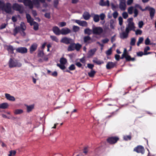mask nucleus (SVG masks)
<instances>
[{
    "label": "nucleus",
    "mask_w": 156,
    "mask_h": 156,
    "mask_svg": "<svg viewBox=\"0 0 156 156\" xmlns=\"http://www.w3.org/2000/svg\"><path fill=\"white\" fill-rule=\"evenodd\" d=\"M144 147L140 145L135 147L133 150V151H136L138 153H141L142 154L144 153Z\"/></svg>",
    "instance_id": "nucleus-7"
},
{
    "label": "nucleus",
    "mask_w": 156,
    "mask_h": 156,
    "mask_svg": "<svg viewBox=\"0 0 156 156\" xmlns=\"http://www.w3.org/2000/svg\"><path fill=\"white\" fill-rule=\"evenodd\" d=\"M83 16L84 19L86 20H88L90 19V15L88 12H85L83 15Z\"/></svg>",
    "instance_id": "nucleus-18"
},
{
    "label": "nucleus",
    "mask_w": 156,
    "mask_h": 156,
    "mask_svg": "<svg viewBox=\"0 0 156 156\" xmlns=\"http://www.w3.org/2000/svg\"><path fill=\"white\" fill-rule=\"evenodd\" d=\"M93 62L94 63H96L98 65H101V64L103 63V61H101L100 60H98L97 58H95L93 60Z\"/></svg>",
    "instance_id": "nucleus-34"
},
{
    "label": "nucleus",
    "mask_w": 156,
    "mask_h": 156,
    "mask_svg": "<svg viewBox=\"0 0 156 156\" xmlns=\"http://www.w3.org/2000/svg\"><path fill=\"white\" fill-rule=\"evenodd\" d=\"M58 4V0H54L53 2V5L54 7L56 8H57Z\"/></svg>",
    "instance_id": "nucleus-46"
},
{
    "label": "nucleus",
    "mask_w": 156,
    "mask_h": 156,
    "mask_svg": "<svg viewBox=\"0 0 156 156\" xmlns=\"http://www.w3.org/2000/svg\"><path fill=\"white\" fill-rule=\"evenodd\" d=\"M135 34L136 35H141L142 33V31L140 30L137 29L135 30Z\"/></svg>",
    "instance_id": "nucleus-49"
},
{
    "label": "nucleus",
    "mask_w": 156,
    "mask_h": 156,
    "mask_svg": "<svg viewBox=\"0 0 156 156\" xmlns=\"http://www.w3.org/2000/svg\"><path fill=\"white\" fill-rule=\"evenodd\" d=\"M112 9L113 10H115L118 7V5H115L113 3H112L111 4Z\"/></svg>",
    "instance_id": "nucleus-50"
},
{
    "label": "nucleus",
    "mask_w": 156,
    "mask_h": 156,
    "mask_svg": "<svg viewBox=\"0 0 156 156\" xmlns=\"http://www.w3.org/2000/svg\"><path fill=\"white\" fill-rule=\"evenodd\" d=\"M34 25V29L35 31H37L39 29V24L35 21L33 22Z\"/></svg>",
    "instance_id": "nucleus-30"
},
{
    "label": "nucleus",
    "mask_w": 156,
    "mask_h": 156,
    "mask_svg": "<svg viewBox=\"0 0 156 156\" xmlns=\"http://www.w3.org/2000/svg\"><path fill=\"white\" fill-rule=\"evenodd\" d=\"M7 50L11 53L13 54L14 53L13 51L15 49L13 46L11 45H7Z\"/></svg>",
    "instance_id": "nucleus-25"
},
{
    "label": "nucleus",
    "mask_w": 156,
    "mask_h": 156,
    "mask_svg": "<svg viewBox=\"0 0 156 156\" xmlns=\"http://www.w3.org/2000/svg\"><path fill=\"white\" fill-rule=\"evenodd\" d=\"M5 95L6 99L9 101H13L15 100V99L13 96L10 95L9 94L6 93Z\"/></svg>",
    "instance_id": "nucleus-20"
},
{
    "label": "nucleus",
    "mask_w": 156,
    "mask_h": 156,
    "mask_svg": "<svg viewBox=\"0 0 156 156\" xmlns=\"http://www.w3.org/2000/svg\"><path fill=\"white\" fill-rule=\"evenodd\" d=\"M112 48H110L106 51V54L107 55H109L111 54L112 53Z\"/></svg>",
    "instance_id": "nucleus-51"
},
{
    "label": "nucleus",
    "mask_w": 156,
    "mask_h": 156,
    "mask_svg": "<svg viewBox=\"0 0 156 156\" xmlns=\"http://www.w3.org/2000/svg\"><path fill=\"white\" fill-rule=\"evenodd\" d=\"M144 40V38L143 37H140L137 43V45L139 46L140 44H141Z\"/></svg>",
    "instance_id": "nucleus-43"
},
{
    "label": "nucleus",
    "mask_w": 156,
    "mask_h": 156,
    "mask_svg": "<svg viewBox=\"0 0 156 156\" xmlns=\"http://www.w3.org/2000/svg\"><path fill=\"white\" fill-rule=\"evenodd\" d=\"M118 99H113L111 98H106L104 99V100L103 101H117Z\"/></svg>",
    "instance_id": "nucleus-56"
},
{
    "label": "nucleus",
    "mask_w": 156,
    "mask_h": 156,
    "mask_svg": "<svg viewBox=\"0 0 156 156\" xmlns=\"http://www.w3.org/2000/svg\"><path fill=\"white\" fill-rule=\"evenodd\" d=\"M8 63L10 68L15 67H20L22 66V64L20 62L12 58H10Z\"/></svg>",
    "instance_id": "nucleus-2"
},
{
    "label": "nucleus",
    "mask_w": 156,
    "mask_h": 156,
    "mask_svg": "<svg viewBox=\"0 0 156 156\" xmlns=\"http://www.w3.org/2000/svg\"><path fill=\"white\" fill-rule=\"evenodd\" d=\"M125 58L126 59V61H130V59H131V56L130 55H126V56L125 57Z\"/></svg>",
    "instance_id": "nucleus-63"
},
{
    "label": "nucleus",
    "mask_w": 156,
    "mask_h": 156,
    "mask_svg": "<svg viewBox=\"0 0 156 156\" xmlns=\"http://www.w3.org/2000/svg\"><path fill=\"white\" fill-rule=\"evenodd\" d=\"M119 138L117 136L111 137L107 139V142L111 144L115 143L119 140Z\"/></svg>",
    "instance_id": "nucleus-5"
},
{
    "label": "nucleus",
    "mask_w": 156,
    "mask_h": 156,
    "mask_svg": "<svg viewBox=\"0 0 156 156\" xmlns=\"http://www.w3.org/2000/svg\"><path fill=\"white\" fill-rule=\"evenodd\" d=\"M128 34L126 32H123L120 34V37L121 39H124L126 38L128 36Z\"/></svg>",
    "instance_id": "nucleus-23"
},
{
    "label": "nucleus",
    "mask_w": 156,
    "mask_h": 156,
    "mask_svg": "<svg viewBox=\"0 0 156 156\" xmlns=\"http://www.w3.org/2000/svg\"><path fill=\"white\" fill-rule=\"evenodd\" d=\"M150 41L149 39L147 37L145 40V44L146 45H149L150 44Z\"/></svg>",
    "instance_id": "nucleus-55"
},
{
    "label": "nucleus",
    "mask_w": 156,
    "mask_h": 156,
    "mask_svg": "<svg viewBox=\"0 0 156 156\" xmlns=\"http://www.w3.org/2000/svg\"><path fill=\"white\" fill-rule=\"evenodd\" d=\"M112 15L113 17L115 19L118 16V13L117 11H115V12L113 13Z\"/></svg>",
    "instance_id": "nucleus-60"
},
{
    "label": "nucleus",
    "mask_w": 156,
    "mask_h": 156,
    "mask_svg": "<svg viewBox=\"0 0 156 156\" xmlns=\"http://www.w3.org/2000/svg\"><path fill=\"white\" fill-rule=\"evenodd\" d=\"M71 32V30L68 28H62L61 30V34L63 35H66Z\"/></svg>",
    "instance_id": "nucleus-9"
},
{
    "label": "nucleus",
    "mask_w": 156,
    "mask_h": 156,
    "mask_svg": "<svg viewBox=\"0 0 156 156\" xmlns=\"http://www.w3.org/2000/svg\"><path fill=\"white\" fill-rule=\"evenodd\" d=\"M52 30L53 33L56 35H59L61 34V30L57 26L53 27Z\"/></svg>",
    "instance_id": "nucleus-12"
},
{
    "label": "nucleus",
    "mask_w": 156,
    "mask_h": 156,
    "mask_svg": "<svg viewBox=\"0 0 156 156\" xmlns=\"http://www.w3.org/2000/svg\"><path fill=\"white\" fill-rule=\"evenodd\" d=\"M127 27L131 30H132L135 31V27L134 26V23L133 22H132L131 23H128Z\"/></svg>",
    "instance_id": "nucleus-21"
},
{
    "label": "nucleus",
    "mask_w": 156,
    "mask_h": 156,
    "mask_svg": "<svg viewBox=\"0 0 156 156\" xmlns=\"http://www.w3.org/2000/svg\"><path fill=\"white\" fill-rule=\"evenodd\" d=\"M45 17L48 19H50L51 18V15L49 13H46L44 14Z\"/></svg>",
    "instance_id": "nucleus-61"
},
{
    "label": "nucleus",
    "mask_w": 156,
    "mask_h": 156,
    "mask_svg": "<svg viewBox=\"0 0 156 156\" xmlns=\"http://www.w3.org/2000/svg\"><path fill=\"white\" fill-rule=\"evenodd\" d=\"M133 7L132 6L129 8L128 9V11L129 14H131L133 13Z\"/></svg>",
    "instance_id": "nucleus-47"
},
{
    "label": "nucleus",
    "mask_w": 156,
    "mask_h": 156,
    "mask_svg": "<svg viewBox=\"0 0 156 156\" xmlns=\"http://www.w3.org/2000/svg\"><path fill=\"white\" fill-rule=\"evenodd\" d=\"M122 16L125 19H126L128 16V13L126 12H123L122 14Z\"/></svg>",
    "instance_id": "nucleus-53"
},
{
    "label": "nucleus",
    "mask_w": 156,
    "mask_h": 156,
    "mask_svg": "<svg viewBox=\"0 0 156 156\" xmlns=\"http://www.w3.org/2000/svg\"><path fill=\"white\" fill-rule=\"evenodd\" d=\"M23 3L26 6H28L30 9H32L33 8V5L31 0H23Z\"/></svg>",
    "instance_id": "nucleus-6"
},
{
    "label": "nucleus",
    "mask_w": 156,
    "mask_h": 156,
    "mask_svg": "<svg viewBox=\"0 0 156 156\" xmlns=\"http://www.w3.org/2000/svg\"><path fill=\"white\" fill-rule=\"evenodd\" d=\"M16 152L14 150H11L9 151V156H14L16 154Z\"/></svg>",
    "instance_id": "nucleus-44"
},
{
    "label": "nucleus",
    "mask_w": 156,
    "mask_h": 156,
    "mask_svg": "<svg viewBox=\"0 0 156 156\" xmlns=\"http://www.w3.org/2000/svg\"><path fill=\"white\" fill-rule=\"evenodd\" d=\"M73 31L75 32H76L80 30V27L77 26H73Z\"/></svg>",
    "instance_id": "nucleus-42"
},
{
    "label": "nucleus",
    "mask_w": 156,
    "mask_h": 156,
    "mask_svg": "<svg viewBox=\"0 0 156 156\" xmlns=\"http://www.w3.org/2000/svg\"><path fill=\"white\" fill-rule=\"evenodd\" d=\"M34 105H27V112H29L31 111L34 108Z\"/></svg>",
    "instance_id": "nucleus-29"
},
{
    "label": "nucleus",
    "mask_w": 156,
    "mask_h": 156,
    "mask_svg": "<svg viewBox=\"0 0 156 156\" xmlns=\"http://www.w3.org/2000/svg\"><path fill=\"white\" fill-rule=\"evenodd\" d=\"M79 25L82 27H87V23L85 21H81Z\"/></svg>",
    "instance_id": "nucleus-40"
},
{
    "label": "nucleus",
    "mask_w": 156,
    "mask_h": 156,
    "mask_svg": "<svg viewBox=\"0 0 156 156\" xmlns=\"http://www.w3.org/2000/svg\"><path fill=\"white\" fill-rule=\"evenodd\" d=\"M136 41V39L133 37L131 38V41L130 43V44L131 46H134L135 45V43Z\"/></svg>",
    "instance_id": "nucleus-41"
},
{
    "label": "nucleus",
    "mask_w": 156,
    "mask_h": 156,
    "mask_svg": "<svg viewBox=\"0 0 156 156\" xmlns=\"http://www.w3.org/2000/svg\"><path fill=\"white\" fill-rule=\"evenodd\" d=\"M23 112V111L21 109H16L14 111V113L15 115L20 114Z\"/></svg>",
    "instance_id": "nucleus-33"
},
{
    "label": "nucleus",
    "mask_w": 156,
    "mask_h": 156,
    "mask_svg": "<svg viewBox=\"0 0 156 156\" xmlns=\"http://www.w3.org/2000/svg\"><path fill=\"white\" fill-rule=\"evenodd\" d=\"M20 30V28L19 26L16 27L13 30V35L15 36L16 34L19 32Z\"/></svg>",
    "instance_id": "nucleus-27"
},
{
    "label": "nucleus",
    "mask_w": 156,
    "mask_h": 156,
    "mask_svg": "<svg viewBox=\"0 0 156 156\" xmlns=\"http://www.w3.org/2000/svg\"><path fill=\"white\" fill-rule=\"evenodd\" d=\"M5 4L3 0H0V10H2Z\"/></svg>",
    "instance_id": "nucleus-35"
},
{
    "label": "nucleus",
    "mask_w": 156,
    "mask_h": 156,
    "mask_svg": "<svg viewBox=\"0 0 156 156\" xmlns=\"http://www.w3.org/2000/svg\"><path fill=\"white\" fill-rule=\"evenodd\" d=\"M95 73V71L91 70L90 72L88 73V75L89 77H94Z\"/></svg>",
    "instance_id": "nucleus-31"
},
{
    "label": "nucleus",
    "mask_w": 156,
    "mask_h": 156,
    "mask_svg": "<svg viewBox=\"0 0 156 156\" xmlns=\"http://www.w3.org/2000/svg\"><path fill=\"white\" fill-rule=\"evenodd\" d=\"M126 3L120 2L119 4V8L121 10H124L126 9Z\"/></svg>",
    "instance_id": "nucleus-24"
},
{
    "label": "nucleus",
    "mask_w": 156,
    "mask_h": 156,
    "mask_svg": "<svg viewBox=\"0 0 156 156\" xmlns=\"http://www.w3.org/2000/svg\"><path fill=\"white\" fill-rule=\"evenodd\" d=\"M59 61L61 64H66L67 62L66 59L64 57L61 58Z\"/></svg>",
    "instance_id": "nucleus-32"
},
{
    "label": "nucleus",
    "mask_w": 156,
    "mask_h": 156,
    "mask_svg": "<svg viewBox=\"0 0 156 156\" xmlns=\"http://www.w3.org/2000/svg\"><path fill=\"white\" fill-rule=\"evenodd\" d=\"M50 37L52 41H55L56 42H58V39L55 36L51 35L50 36Z\"/></svg>",
    "instance_id": "nucleus-39"
},
{
    "label": "nucleus",
    "mask_w": 156,
    "mask_h": 156,
    "mask_svg": "<svg viewBox=\"0 0 156 156\" xmlns=\"http://www.w3.org/2000/svg\"><path fill=\"white\" fill-rule=\"evenodd\" d=\"M37 45L36 43H34L30 46V53H32L34 51H35L37 48Z\"/></svg>",
    "instance_id": "nucleus-16"
},
{
    "label": "nucleus",
    "mask_w": 156,
    "mask_h": 156,
    "mask_svg": "<svg viewBox=\"0 0 156 156\" xmlns=\"http://www.w3.org/2000/svg\"><path fill=\"white\" fill-rule=\"evenodd\" d=\"M16 51L22 54L26 53L27 52V49L25 47H20L16 49Z\"/></svg>",
    "instance_id": "nucleus-11"
},
{
    "label": "nucleus",
    "mask_w": 156,
    "mask_h": 156,
    "mask_svg": "<svg viewBox=\"0 0 156 156\" xmlns=\"http://www.w3.org/2000/svg\"><path fill=\"white\" fill-rule=\"evenodd\" d=\"M96 49L95 48L90 49L89 50L87 53L88 57L92 56L96 51Z\"/></svg>",
    "instance_id": "nucleus-22"
},
{
    "label": "nucleus",
    "mask_w": 156,
    "mask_h": 156,
    "mask_svg": "<svg viewBox=\"0 0 156 156\" xmlns=\"http://www.w3.org/2000/svg\"><path fill=\"white\" fill-rule=\"evenodd\" d=\"M116 66V63L112 62H108L106 65V68L108 69H110L113 68Z\"/></svg>",
    "instance_id": "nucleus-10"
},
{
    "label": "nucleus",
    "mask_w": 156,
    "mask_h": 156,
    "mask_svg": "<svg viewBox=\"0 0 156 156\" xmlns=\"http://www.w3.org/2000/svg\"><path fill=\"white\" fill-rule=\"evenodd\" d=\"M69 44V45L67 48V51H72L75 50L79 51L82 46V45L78 43L76 44L74 42H72Z\"/></svg>",
    "instance_id": "nucleus-1"
},
{
    "label": "nucleus",
    "mask_w": 156,
    "mask_h": 156,
    "mask_svg": "<svg viewBox=\"0 0 156 156\" xmlns=\"http://www.w3.org/2000/svg\"><path fill=\"white\" fill-rule=\"evenodd\" d=\"M144 24V22L143 21H139L138 23V27L140 28H141L142 27Z\"/></svg>",
    "instance_id": "nucleus-54"
},
{
    "label": "nucleus",
    "mask_w": 156,
    "mask_h": 156,
    "mask_svg": "<svg viewBox=\"0 0 156 156\" xmlns=\"http://www.w3.org/2000/svg\"><path fill=\"white\" fill-rule=\"evenodd\" d=\"M93 20L95 22H98L99 20V16L97 14L94 15V16Z\"/></svg>",
    "instance_id": "nucleus-37"
},
{
    "label": "nucleus",
    "mask_w": 156,
    "mask_h": 156,
    "mask_svg": "<svg viewBox=\"0 0 156 156\" xmlns=\"http://www.w3.org/2000/svg\"><path fill=\"white\" fill-rule=\"evenodd\" d=\"M65 64H57V66L59 67L62 70H64L66 68V67L65 66Z\"/></svg>",
    "instance_id": "nucleus-38"
},
{
    "label": "nucleus",
    "mask_w": 156,
    "mask_h": 156,
    "mask_svg": "<svg viewBox=\"0 0 156 156\" xmlns=\"http://www.w3.org/2000/svg\"><path fill=\"white\" fill-rule=\"evenodd\" d=\"M104 0H100L99 2V5L101 6H109V2L108 0H107L106 2H104Z\"/></svg>",
    "instance_id": "nucleus-17"
},
{
    "label": "nucleus",
    "mask_w": 156,
    "mask_h": 156,
    "mask_svg": "<svg viewBox=\"0 0 156 156\" xmlns=\"http://www.w3.org/2000/svg\"><path fill=\"white\" fill-rule=\"evenodd\" d=\"M148 11L150 12V18L151 19H152L154 16L155 12V9L153 7L150 6L148 9Z\"/></svg>",
    "instance_id": "nucleus-15"
},
{
    "label": "nucleus",
    "mask_w": 156,
    "mask_h": 156,
    "mask_svg": "<svg viewBox=\"0 0 156 156\" xmlns=\"http://www.w3.org/2000/svg\"><path fill=\"white\" fill-rule=\"evenodd\" d=\"M51 75L54 77H56L58 75V73L56 71H55L52 73Z\"/></svg>",
    "instance_id": "nucleus-64"
},
{
    "label": "nucleus",
    "mask_w": 156,
    "mask_h": 156,
    "mask_svg": "<svg viewBox=\"0 0 156 156\" xmlns=\"http://www.w3.org/2000/svg\"><path fill=\"white\" fill-rule=\"evenodd\" d=\"M94 66L93 64L88 63L87 65V66L88 68L90 69H92L93 70V68L94 67Z\"/></svg>",
    "instance_id": "nucleus-59"
},
{
    "label": "nucleus",
    "mask_w": 156,
    "mask_h": 156,
    "mask_svg": "<svg viewBox=\"0 0 156 156\" xmlns=\"http://www.w3.org/2000/svg\"><path fill=\"white\" fill-rule=\"evenodd\" d=\"M123 139L126 140L127 141L128 140H130L131 139V136L130 135H127L124 136H123Z\"/></svg>",
    "instance_id": "nucleus-45"
},
{
    "label": "nucleus",
    "mask_w": 156,
    "mask_h": 156,
    "mask_svg": "<svg viewBox=\"0 0 156 156\" xmlns=\"http://www.w3.org/2000/svg\"><path fill=\"white\" fill-rule=\"evenodd\" d=\"M9 106L8 104L7 103H3L0 104V108L5 109Z\"/></svg>",
    "instance_id": "nucleus-26"
},
{
    "label": "nucleus",
    "mask_w": 156,
    "mask_h": 156,
    "mask_svg": "<svg viewBox=\"0 0 156 156\" xmlns=\"http://www.w3.org/2000/svg\"><path fill=\"white\" fill-rule=\"evenodd\" d=\"M76 69V67L75 65L73 64H71L69 67L68 69H66L65 70H64L63 72H67L71 74L72 73L70 71H73L75 70Z\"/></svg>",
    "instance_id": "nucleus-14"
},
{
    "label": "nucleus",
    "mask_w": 156,
    "mask_h": 156,
    "mask_svg": "<svg viewBox=\"0 0 156 156\" xmlns=\"http://www.w3.org/2000/svg\"><path fill=\"white\" fill-rule=\"evenodd\" d=\"M12 5L9 2H7L2 11H5L7 13L11 14L12 12Z\"/></svg>",
    "instance_id": "nucleus-4"
},
{
    "label": "nucleus",
    "mask_w": 156,
    "mask_h": 156,
    "mask_svg": "<svg viewBox=\"0 0 156 156\" xmlns=\"http://www.w3.org/2000/svg\"><path fill=\"white\" fill-rule=\"evenodd\" d=\"M109 41V39L107 38H105L101 40V42L104 44H105L107 43Z\"/></svg>",
    "instance_id": "nucleus-62"
},
{
    "label": "nucleus",
    "mask_w": 156,
    "mask_h": 156,
    "mask_svg": "<svg viewBox=\"0 0 156 156\" xmlns=\"http://www.w3.org/2000/svg\"><path fill=\"white\" fill-rule=\"evenodd\" d=\"M44 55V53L43 51H40L38 53V56L40 57H43Z\"/></svg>",
    "instance_id": "nucleus-52"
},
{
    "label": "nucleus",
    "mask_w": 156,
    "mask_h": 156,
    "mask_svg": "<svg viewBox=\"0 0 156 156\" xmlns=\"http://www.w3.org/2000/svg\"><path fill=\"white\" fill-rule=\"evenodd\" d=\"M118 20L119 21V25L120 26H121L122 25L123 23V19L122 17L121 16H119V17Z\"/></svg>",
    "instance_id": "nucleus-48"
},
{
    "label": "nucleus",
    "mask_w": 156,
    "mask_h": 156,
    "mask_svg": "<svg viewBox=\"0 0 156 156\" xmlns=\"http://www.w3.org/2000/svg\"><path fill=\"white\" fill-rule=\"evenodd\" d=\"M33 1L34 5L39 6V1L42 3H44L45 2V0H33Z\"/></svg>",
    "instance_id": "nucleus-28"
},
{
    "label": "nucleus",
    "mask_w": 156,
    "mask_h": 156,
    "mask_svg": "<svg viewBox=\"0 0 156 156\" xmlns=\"http://www.w3.org/2000/svg\"><path fill=\"white\" fill-rule=\"evenodd\" d=\"M105 16V14L103 13H102L99 16V18L100 17L101 20H103L104 19Z\"/></svg>",
    "instance_id": "nucleus-58"
},
{
    "label": "nucleus",
    "mask_w": 156,
    "mask_h": 156,
    "mask_svg": "<svg viewBox=\"0 0 156 156\" xmlns=\"http://www.w3.org/2000/svg\"><path fill=\"white\" fill-rule=\"evenodd\" d=\"M73 40L72 39L66 37H64L61 39L60 42L66 44H68L72 42Z\"/></svg>",
    "instance_id": "nucleus-8"
},
{
    "label": "nucleus",
    "mask_w": 156,
    "mask_h": 156,
    "mask_svg": "<svg viewBox=\"0 0 156 156\" xmlns=\"http://www.w3.org/2000/svg\"><path fill=\"white\" fill-rule=\"evenodd\" d=\"M23 7L22 5H20L17 3H15L13 4L12 8L13 9L16 11L19 10L20 9Z\"/></svg>",
    "instance_id": "nucleus-13"
},
{
    "label": "nucleus",
    "mask_w": 156,
    "mask_h": 156,
    "mask_svg": "<svg viewBox=\"0 0 156 156\" xmlns=\"http://www.w3.org/2000/svg\"><path fill=\"white\" fill-rule=\"evenodd\" d=\"M93 34L97 35H100L103 31L102 28L100 27H95L93 26L92 27Z\"/></svg>",
    "instance_id": "nucleus-3"
},
{
    "label": "nucleus",
    "mask_w": 156,
    "mask_h": 156,
    "mask_svg": "<svg viewBox=\"0 0 156 156\" xmlns=\"http://www.w3.org/2000/svg\"><path fill=\"white\" fill-rule=\"evenodd\" d=\"M91 38L89 36H85L83 38V41L85 43H87L88 41L91 40Z\"/></svg>",
    "instance_id": "nucleus-36"
},
{
    "label": "nucleus",
    "mask_w": 156,
    "mask_h": 156,
    "mask_svg": "<svg viewBox=\"0 0 156 156\" xmlns=\"http://www.w3.org/2000/svg\"><path fill=\"white\" fill-rule=\"evenodd\" d=\"M134 17H136L138 14V11L136 9V8L134 9Z\"/></svg>",
    "instance_id": "nucleus-57"
},
{
    "label": "nucleus",
    "mask_w": 156,
    "mask_h": 156,
    "mask_svg": "<svg viewBox=\"0 0 156 156\" xmlns=\"http://www.w3.org/2000/svg\"><path fill=\"white\" fill-rule=\"evenodd\" d=\"M84 32L85 34H87L88 36H90L93 33L92 29L91 30L89 28H87L84 29Z\"/></svg>",
    "instance_id": "nucleus-19"
}]
</instances>
